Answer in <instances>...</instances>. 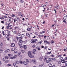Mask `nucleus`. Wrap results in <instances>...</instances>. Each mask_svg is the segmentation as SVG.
<instances>
[{
    "instance_id": "obj_24",
    "label": "nucleus",
    "mask_w": 67,
    "mask_h": 67,
    "mask_svg": "<svg viewBox=\"0 0 67 67\" xmlns=\"http://www.w3.org/2000/svg\"><path fill=\"white\" fill-rule=\"evenodd\" d=\"M2 33L3 35L4 36L5 35V34H4V31H2Z\"/></svg>"
},
{
    "instance_id": "obj_59",
    "label": "nucleus",
    "mask_w": 67,
    "mask_h": 67,
    "mask_svg": "<svg viewBox=\"0 0 67 67\" xmlns=\"http://www.w3.org/2000/svg\"><path fill=\"white\" fill-rule=\"evenodd\" d=\"M41 43L42 42H39V44H41Z\"/></svg>"
},
{
    "instance_id": "obj_44",
    "label": "nucleus",
    "mask_w": 67,
    "mask_h": 67,
    "mask_svg": "<svg viewBox=\"0 0 67 67\" xmlns=\"http://www.w3.org/2000/svg\"><path fill=\"white\" fill-rule=\"evenodd\" d=\"M1 46H3V44H2V43H1Z\"/></svg>"
},
{
    "instance_id": "obj_51",
    "label": "nucleus",
    "mask_w": 67,
    "mask_h": 67,
    "mask_svg": "<svg viewBox=\"0 0 67 67\" xmlns=\"http://www.w3.org/2000/svg\"><path fill=\"white\" fill-rule=\"evenodd\" d=\"M33 47H35V44H34L33 46H32Z\"/></svg>"
},
{
    "instance_id": "obj_8",
    "label": "nucleus",
    "mask_w": 67,
    "mask_h": 67,
    "mask_svg": "<svg viewBox=\"0 0 67 67\" xmlns=\"http://www.w3.org/2000/svg\"><path fill=\"white\" fill-rule=\"evenodd\" d=\"M16 63L18 64H20V62L19 61H16Z\"/></svg>"
},
{
    "instance_id": "obj_36",
    "label": "nucleus",
    "mask_w": 67,
    "mask_h": 67,
    "mask_svg": "<svg viewBox=\"0 0 67 67\" xmlns=\"http://www.w3.org/2000/svg\"><path fill=\"white\" fill-rule=\"evenodd\" d=\"M10 59H14V58H13V57H10Z\"/></svg>"
},
{
    "instance_id": "obj_14",
    "label": "nucleus",
    "mask_w": 67,
    "mask_h": 67,
    "mask_svg": "<svg viewBox=\"0 0 67 67\" xmlns=\"http://www.w3.org/2000/svg\"><path fill=\"white\" fill-rule=\"evenodd\" d=\"M18 44L20 46V47H21V45H22V44H21V43L19 42L18 43Z\"/></svg>"
},
{
    "instance_id": "obj_34",
    "label": "nucleus",
    "mask_w": 67,
    "mask_h": 67,
    "mask_svg": "<svg viewBox=\"0 0 67 67\" xmlns=\"http://www.w3.org/2000/svg\"><path fill=\"white\" fill-rule=\"evenodd\" d=\"M60 59H63V58L62 57H60Z\"/></svg>"
},
{
    "instance_id": "obj_25",
    "label": "nucleus",
    "mask_w": 67,
    "mask_h": 67,
    "mask_svg": "<svg viewBox=\"0 0 67 67\" xmlns=\"http://www.w3.org/2000/svg\"><path fill=\"white\" fill-rule=\"evenodd\" d=\"M62 63H65V64H67V61H65V62H62Z\"/></svg>"
},
{
    "instance_id": "obj_63",
    "label": "nucleus",
    "mask_w": 67,
    "mask_h": 67,
    "mask_svg": "<svg viewBox=\"0 0 67 67\" xmlns=\"http://www.w3.org/2000/svg\"><path fill=\"white\" fill-rule=\"evenodd\" d=\"M39 67H42L41 65H40L39 66Z\"/></svg>"
},
{
    "instance_id": "obj_42",
    "label": "nucleus",
    "mask_w": 67,
    "mask_h": 67,
    "mask_svg": "<svg viewBox=\"0 0 67 67\" xmlns=\"http://www.w3.org/2000/svg\"><path fill=\"white\" fill-rule=\"evenodd\" d=\"M33 52H36V50H35V49H34L33 50Z\"/></svg>"
},
{
    "instance_id": "obj_58",
    "label": "nucleus",
    "mask_w": 67,
    "mask_h": 67,
    "mask_svg": "<svg viewBox=\"0 0 67 67\" xmlns=\"http://www.w3.org/2000/svg\"><path fill=\"white\" fill-rule=\"evenodd\" d=\"M11 26H12L11 25H8V27H11Z\"/></svg>"
},
{
    "instance_id": "obj_35",
    "label": "nucleus",
    "mask_w": 67,
    "mask_h": 67,
    "mask_svg": "<svg viewBox=\"0 0 67 67\" xmlns=\"http://www.w3.org/2000/svg\"><path fill=\"white\" fill-rule=\"evenodd\" d=\"M1 23H3H3H4V21H1Z\"/></svg>"
},
{
    "instance_id": "obj_5",
    "label": "nucleus",
    "mask_w": 67,
    "mask_h": 67,
    "mask_svg": "<svg viewBox=\"0 0 67 67\" xmlns=\"http://www.w3.org/2000/svg\"><path fill=\"white\" fill-rule=\"evenodd\" d=\"M11 46L12 47H14V46H15V44H14V43H13L11 44Z\"/></svg>"
},
{
    "instance_id": "obj_1",
    "label": "nucleus",
    "mask_w": 67,
    "mask_h": 67,
    "mask_svg": "<svg viewBox=\"0 0 67 67\" xmlns=\"http://www.w3.org/2000/svg\"><path fill=\"white\" fill-rule=\"evenodd\" d=\"M28 54L29 56L31 57V58H34V56H33V55L32 56V53L30 51H29Z\"/></svg>"
},
{
    "instance_id": "obj_54",
    "label": "nucleus",
    "mask_w": 67,
    "mask_h": 67,
    "mask_svg": "<svg viewBox=\"0 0 67 67\" xmlns=\"http://www.w3.org/2000/svg\"><path fill=\"white\" fill-rule=\"evenodd\" d=\"M9 22H11V19H9Z\"/></svg>"
},
{
    "instance_id": "obj_45",
    "label": "nucleus",
    "mask_w": 67,
    "mask_h": 67,
    "mask_svg": "<svg viewBox=\"0 0 67 67\" xmlns=\"http://www.w3.org/2000/svg\"><path fill=\"white\" fill-rule=\"evenodd\" d=\"M39 36L40 37H43L44 36H43L42 35H40Z\"/></svg>"
},
{
    "instance_id": "obj_61",
    "label": "nucleus",
    "mask_w": 67,
    "mask_h": 67,
    "mask_svg": "<svg viewBox=\"0 0 67 67\" xmlns=\"http://www.w3.org/2000/svg\"><path fill=\"white\" fill-rule=\"evenodd\" d=\"M7 40H8V41H9V40H10V38H7Z\"/></svg>"
},
{
    "instance_id": "obj_6",
    "label": "nucleus",
    "mask_w": 67,
    "mask_h": 67,
    "mask_svg": "<svg viewBox=\"0 0 67 67\" xmlns=\"http://www.w3.org/2000/svg\"><path fill=\"white\" fill-rule=\"evenodd\" d=\"M41 67H44V63H42V64L41 65Z\"/></svg>"
},
{
    "instance_id": "obj_32",
    "label": "nucleus",
    "mask_w": 67,
    "mask_h": 67,
    "mask_svg": "<svg viewBox=\"0 0 67 67\" xmlns=\"http://www.w3.org/2000/svg\"><path fill=\"white\" fill-rule=\"evenodd\" d=\"M16 63H13V66H15V65H16Z\"/></svg>"
},
{
    "instance_id": "obj_28",
    "label": "nucleus",
    "mask_w": 67,
    "mask_h": 67,
    "mask_svg": "<svg viewBox=\"0 0 67 67\" xmlns=\"http://www.w3.org/2000/svg\"><path fill=\"white\" fill-rule=\"evenodd\" d=\"M21 36L22 37H24V35L23 34H22L21 35Z\"/></svg>"
},
{
    "instance_id": "obj_31",
    "label": "nucleus",
    "mask_w": 67,
    "mask_h": 67,
    "mask_svg": "<svg viewBox=\"0 0 67 67\" xmlns=\"http://www.w3.org/2000/svg\"><path fill=\"white\" fill-rule=\"evenodd\" d=\"M19 63H20V64H22L23 62H22V61H19Z\"/></svg>"
},
{
    "instance_id": "obj_62",
    "label": "nucleus",
    "mask_w": 67,
    "mask_h": 67,
    "mask_svg": "<svg viewBox=\"0 0 67 67\" xmlns=\"http://www.w3.org/2000/svg\"><path fill=\"white\" fill-rule=\"evenodd\" d=\"M43 24H44L45 23V21H44L43 22Z\"/></svg>"
},
{
    "instance_id": "obj_49",
    "label": "nucleus",
    "mask_w": 67,
    "mask_h": 67,
    "mask_svg": "<svg viewBox=\"0 0 67 67\" xmlns=\"http://www.w3.org/2000/svg\"><path fill=\"white\" fill-rule=\"evenodd\" d=\"M32 62H33L34 63H35V61H34V60H32Z\"/></svg>"
},
{
    "instance_id": "obj_12",
    "label": "nucleus",
    "mask_w": 67,
    "mask_h": 67,
    "mask_svg": "<svg viewBox=\"0 0 67 67\" xmlns=\"http://www.w3.org/2000/svg\"><path fill=\"white\" fill-rule=\"evenodd\" d=\"M18 56H19L20 55V54H21V53L20 52H19V53L18 52Z\"/></svg>"
},
{
    "instance_id": "obj_7",
    "label": "nucleus",
    "mask_w": 67,
    "mask_h": 67,
    "mask_svg": "<svg viewBox=\"0 0 67 67\" xmlns=\"http://www.w3.org/2000/svg\"><path fill=\"white\" fill-rule=\"evenodd\" d=\"M49 66V67H52V64H49L48 65Z\"/></svg>"
},
{
    "instance_id": "obj_29",
    "label": "nucleus",
    "mask_w": 67,
    "mask_h": 67,
    "mask_svg": "<svg viewBox=\"0 0 67 67\" xmlns=\"http://www.w3.org/2000/svg\"><path fill=\"white\" fill-rule=\"evenodd\" d=\"M8 36L7 35V34L5 35V37H8Z\"/></svg>"
},
{
    "instance_id": "obj_56",
    "label": "nucleus",
    "mask_w": 67,
    "mask_h": 67,
    "mask_svg": "<svg viewBox=\"0 0 67 67\" xmlns=\"http://www.w3.org/2000/svg\"><path fill=\"white\" fill-rule=\"evenodd\" d=\"M19 38V37H16V39L17 40H18L19 38Z\"/></svg>"
},
{
    "instance_id": "obj_38",
    "label": "nucleus",
    "mask_w": 67,
    "mask_h": 67,
    "mask_svg": "<svg viewBox=\"0 0 67 67\" xmlns=\"http://www.w3.org/2000/svg\"><path fill=\"white\" fill-rule=\"evenodd\" d=\"M51 43L53 44V43H54V42L53 41H51Z\"/></svg>"
},
{
    "instance_id": "obj_52",
    "label": "nucleus",
    "mask_w": 67,
    "mask_h": 67,
    "mask_svg": "<svg viewBox=\"0 0 67 67\" xmlns=\"http://www.w3.org/2000/svg\"><path fill=\"white\" fill-rule=\"evenodd\" d=\"M18 36H20V35H21V34H20V33H19L18 34Z\"/></svg>"
},
{
    "instance_id": "obj_17",
    "label": "nucleus",
    "mask_w": 67,
    "mask_h": 67,
    "mask_svg": "<svg viewBox=\"0 0 67 67\" xmlns=\"http://www.w3.org/2000/svg\"><path fill=\"white\" fill-rule=\"evenodd\" d=\"M31 28H28L27 29V31H30Z\"/></svg>"
},
{
    "instance_id": "obj_30",
    "label": "nucleus",
    "mask_w": 67,
    "mask_h": 67,
    "mask_svg": "<svg viewBox=\"0 0 67 67\" xmlns=\"http://www.w3.org/2000/svg\"><path fill=\"white\" fill-rule=\"evenodd\" d=\"M17 56L16 55H15L14 56H13V58H16V57Z\"/></svg>"
},
{
    "instance_id": "obj_15",
    "label": "nucleus",
    "mask_w": 67,
    "mask_h": 67,
    "mask_svg": "<svg viewBox=\"0 0 67 67\" xmlns=\"http://www.w3.org/2000/svg\"><path fill=\"white\" fill-rule=\"evenodd\" d=\"M18 13L19 15H21V12H19Z\"/></svg>"
},
{
    "instance_id": "obj_21",
    "label": "nucleus",
    "mask_w": 67,
    "mask_h": 67,
    "mask_svg": "<svg viewBox=\"0 0 67 67\" xmlns=\"http://www.w3.org/2000/svg\"><path fill=\"white\" fill-rule=\"evenodd\" d=\"M3 60L4 61H5V60H6V59H5V58H3Z\"/></svg>"
},
{
    "instance_id": "obj_10",
    "label": "nucleus",
    "mask_w": 67,
    "mask_h": 67,
    "mask_svg": "<svg viewBox=\"0 0 67 67\" xmlns=\"http://www.w3.org/2000/svg\"><path fill=\"white\" fill-rule=\"evenodd\" d=\"M49 61H50V62H51V61H53V60L51 58H49Z\"/></svg>"
},
{
    "instance_id": "obj_20",
    "label": "nucleus",
    "mask_w": 67,
    "mask_h": 67,
    "mask_svg": "<svg viewBox=\"0 0 67 67\" xmlns=\"http://www.w3.org/2000/svg\"><path fill=\"white\" fill-rule=\"evenodd\" d=\"M47 58H48V57H46L45 58L44 60H46Z\"/></svg>"
},
{
    "instance_id": "obj_18",
    "label": "nucleus",
    "mask_w": 67,
    "mask_h": 67,
    "mask_svg": "<svg viewBox=\"0 0 67 67\" xmlns=\"http://www.w3.org/2000/svg\"><path fill=\"white\" fill-rule=\"evenodd\" d=\"M20 2L21 3H23V0H20Z\"/></svg>"
},
{
    "instance_id": "obj_53",
    "label": "nucleus",
    "mask_w": 67,
    "mask_h": 67,
    "mask_svg": "<svg viewBox=\"0 0 67 67\" xmlns=\"http://www.w3.org/2000/svg\"><path fill=\"white\" fill-rule=\"evenodd\" d=\"M42 59H43L42 58H40V60H42Z\"/></svg>"
},
{
    "instance_id": "obj_39",
    "label": "nucleus",
    "mask_w": 67,
    "mask_h": 67,
    "mask_svg": "<svg viewBox=\"0 0 67 67\" xmlns=\"http://www.w3.org/2000/svg\"><path fill=\"white\" fill-rule=\"evenodd\" d=\"M11 64H9L7 65V66H11Z\"/></svg>"
},
{
    "instance_id": "obj_64",
    "label": "nucleus",
    "mask_w": 67,
    "mask_h": 67,
    "mask_svg": "<svg viewBox=\"0 0 67 67\" xmlns=\"http://www.w3.org/2000/svg\"><path fill=\"white\" fill-rule=\"evenodd\" d=\"M65 59H66L67 60V58L66 57H65Z\"/></svg>"
},
{
    "instance_id": "obj_50",
    "label": "nucleus",
    "mask_w": 67,
    "mask_h": 67,
    "mask_svg": "<svg viewBox=\"0 0 67 67\" xmlns=\"http://www.w3.org/2000/svg\"><path fill=\"white\" fill-rule=\"evenodd\" d=\"M52 67H55V65H53V66H52Z\"/></svg>"
},
{
    "instance_id": "obj_46",
    "label": "nucleus",
    "mask_w": 67,
    "mask_h": 67,
    "mask_svg": "<svg viewBox=\"0 0 67 67\" xmlns=\"http://www.w3.org/2000/svg\"><path fill=\"white\" fill-rule=\"evenodd\" d=\"M16 21H17V22H20V20H19V19H18V20H17Z\"/></svg>"
},
{
    "instance_id": "obj_2",
    "label": "nucleus",
    "mask_w": 67,
    "mask_h": 67,
    "mask_svg": "<svg viewBox=\"0 0 67 67\" xmlns=\"http://www.w3.org/2000/svg\"><path fill=\"white\" fill-rule=\"evenodd\" d=\"M36 41H37V39H36L35 40L33 39L31 40V42L32 43H35L36 42Z\"/></svg>"
},
{
    "instance_id": "obj_23",
    "label": "nucleus",
    "mask_w": 67,
    "mask_h": 67,
    "mask_svg": "<svg viewBox=\"0 0 67 67\" xmlns=\"http://www.w3.org/2000/svg\"><path fill=\"white\" fill-rule=\"evenodd\" d=\"M11 51H14L15 50V49H14V48H13L11 49Z\"/></svg>"
},
{
    "instance_id": "obj_37",
    "label": "nucleus",
    "mask_w": 67,
    "mask_h": 67,
    "mask_svg": "<svg viewBox=\"0 0 67 67\" xmlns=\"http://www.w3.org/2000/svg\"><path fill=\"white\" fill-rule=\"evenodd\" d=\"M10 51V50L9 49H7V51L8 52H9Z\"/></svg>"
},
{
    "instance_id": "obj_19",
    "label": "nucleus",
    "mask_w": 67,
    "mask_h": 67,
    "mask_svg": "<svg viewBox=\"0 0 67 67\" xmlns=\"http://www.w3.org/2000/svg\"><path fill=\"white\" fill-rule=\"evenodd\" d=\"M65 61V60H61V62L63 63V62H64Z\"/></svg>"
},
{
    "instance_id": "obj_9",
    "label": "nucleus",
    "mask_w": 67,
    "mask_h": 67,
    "mask_svg": "<svg viewBox=\"0 0 67 67\" xmlns=\"http://www.w3.org/2000/svg\"><path fill=\"white\" fill-rule=\"evenodd\" d=\"M23 48H24L25 49H26V45H25L24 46H23Z\"/></svg>"
},
{
    "instance_id": "obj_57",
    "label": "nucleus",
    "mask_w": 67,
    "mask_h": 67,
    "mask_svg": "<svg viewBox=\"0 0 67 67\" xmlns=\"http://www.w3.org/2000/svg\"><path fill=\"white\" fill-rule=\"evenodd\" d=\"M36 49H38V47H36Z\"/></svg>"
},
{
    "instance_id": "obj_3",
    "label": "nucleus",
    "mask_w": 67,
    "mask_h": 67,
    "mask_svg": "<svg viewBox=\"0 0 67 67\" xmlns=\"http://www.w3.org/2000/svg\"><path fill=\"white\" fill-rule=\"evenodd\" d=\"M24 63L25 65H27V62L26 61H24Z\"/></svg>"
},
{
    "instance_id": "obj_41",
    "label": "nucleus",
    "mask_w": 67,
    "mask_h": 67,
    "mask_svg": "<svg viewBox=\"0 0 67 67\" xmlns=\"http://www.w3.org/2000/svg\"><path fill=\"white\" fill-rule=\"evenodd\" d=\"M46 63H49V61L48 60H47L46 61Z\"/></svg>"
},
{
    "instance_id": "obj_11",
    "label": "nucleus",
    "mask_w": 67,
    "mask_h": 67,
    "mask_svg": "<svg viewBox=\"0 0 67 67\" xmlns=\"http://www.w3.org/2000/svg\"><path fill=\"white\" fill-rule=\"evenodd\" d=\"M21 52L23 53H25V51L24 50H21Z\"/></svg>"
},
{
    "instance_id": "obj_43",
    "label": "nucleus",
    "mask_w": 67,
    "mask_h": 67,
    "mask_svg": "<svg viewBox=\"0 0 67 67\" xmlns=\"http://www.w3.org/2000/svg\"><path fill=\"white\" fill-rule=\"evenodd\" d=\"M52 60H55V58H52Z\"/></svg>"
},
{
    "instance_id": "obj_55",
    "label": "nucleus",
    "mask_w": 67,
    "mask_h": 67,
    "mask_svg": "<svg viewBox=\"0 0 67 67\" xmlns=\"http://www.w3.org/2000/svg\"><path fill=\"white\" fill-rule=\"evenodd\" d=\"M62 56V55H58V57H60V56Z\"/></svg>"
},
{
    "instance_id": "obj_47",
    "label": "nucleus",
    "mask_w": 67,
    "mask_h": 67,
    "mask_svg": "<svg viewBox=\"0 0 67 67\" xmlns=\"http://www.w3.org/2000/svg\"><path fill=\"white\" fill-rule=\"evenodd\" d=\"M19 40H22V37H20L19 38Z\"/></svg>"
},
{
    "instance_id": "obj_33",
    "label": "nucleus",
    "mask_w": 67,
    "mask_h": 67,
    "mask_svg": "<svg viewBox=\"0 0 67 67\" xmlns=\"http://www.w3.org/2000/svg\"><path fill=\"white\" fill-rule=\"evenodd\" d=\"M18 19H19V18H18V17H16V18L15 19L16 20V21L17 20H18Z\"/></svg>"
},
{
    "instance_id": "obj_27",
    "label": "nucleus",
    "mask_w": 67,
    "mask_h": 67,
    "mask_svg": "<svg viewBox=\"0 0 67 67\" xmlns=\"http://www.w3.org/2000/svg\"><path fill=\"white\" fill-rule=\"evenodd\" d=\"M8 62H9V61H8V60H7L5 62V63H8Z\"/></svg>"
},
{
    "instance_id": "obj_26",
    "label": "nucleus",
    "mask_w": 67,
    "mask_h": 67,
    "mask_svg": "<svg viewBox=\"0 0 67 67\" xmlns=\"http://www.w3.org/2000/svg\"><path fill=\"white\" fill-rule=\"evenodd\" d=\"M5 59H8V58H9V57H5Z\"/></svg>"
},
{
    "instance_id": "obj_16",
    "label": "nucleus",
    "mask_w": 67,
    "mask_h": 67,
    "mask_svg": "<svg viewBox=\"0 0 67 67\" xmlns=\"http://www.w3.org/2000/svg\"><path fill=\"white\" fill-rule=\"evenodd\" d=\"M51 52H47L46 53V54H51Z\"/></svg>"
},
{
    "instance_id": "obj_48",
    "label": "nucleus",
    "mask_w": 67,
    "mask_h": 67,
    "mask_svg": "<svg viewBox=\"0 0 67 67\" xmlns=\"http://www.w3.org/2000/svg\"><path fill=\"white\" fill-rule=\"evenodd\" d=\"M12 17H13H13H14L15 15H14L13 14L12 15Z\"/></svg>"
},
{
    "instance_id": "obj_13",
    "label": "nucleus",
    "mask_w": 67,
    "mask_h": 67,
    "mask_svg": "<svg viewBox=\"0 0 67 67\" xmlns=\"http://www.w3.org/2000/svg\"><path fill=\"white\" fill-rule=\"evenodd\" d=\"M14 53L15 54H17V53H18V52L16 51H14Z\"/></svg>"
},
{
    "instance_id": "obj_60",
    "label": "nucleus",
    "mask_w": 67,
    "mask_h": 67,
    "mask_svg": "<svg viewBox=\"0 0 67 67\" xmlns=\"http://www.w3.org/2000/svg\"><path fill=\"white\" fill-rule=\"evenodd\" d=\"M20 48H23V46H20Z\"/></svg>"
},
{
    "instance_id": "obj_40",
    "label": "nucleus",
    "mask_w": 67,
    "mask_h": 67,
    "mask_svg": "<svg viewBox=\"0 0 67 67\" xmlns=\"http://www.w3.org/2000/svg\"><path fill=\"white\" fill-rule=\"evenodd\" d=\"M8 56L9 57H10V56H11V54H8Z\"/></svg>"
},
{
    "instance_id": "obj_4",
    "label": "nucleus",
    "mask_w": 67,
    "mask_h": 67,
    "mask_svg": "<svg viewBox=\"0 0 67 67\" xmlns=\"http://www.w3.org/2000/svg\"><path fill=\"white\" fill-rule=\"evenodd\" d=\"M26 35L27 36H28L29 37H30V34L28 33H26Z\"/></svg>"
},
{
    "instance_id": "obj_22",
    "label": "nucleus",
    "mask_w": 67,
    "mask_h": 67,
    "mask_svg": "<svg viewBox=\"0 0 67 67\" xmlns=\"http://www.w3.org/2000/svg\"><path fill=\"white\" fill-rule=\"evenodd\" d=\"M45 33V31H42V32H41V34H42L43 33Z\"/></svg>"
}]
</instances>
